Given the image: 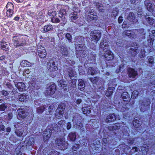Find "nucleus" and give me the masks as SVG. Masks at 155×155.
<instances>
[{
  "instance_id": "f257e3e1",
  "label": "nucleus",
  "mask_w": 155,
  "mask_h": 155,
  "mask_svg": "<svg viewBox=\"0 0 155 155\" xmlns=\"http://www.w3.org/2000/svg\"><path fill=\"white\" fill-rule=\"evenodd\" d=\"M69 7L68 6H65L64 8L61 9L59 12V17L61 18V20L57 17L53 15V17L51 18V21L53 23H59L61 21L64 24H65L67 20L65 18V16L66 12L68 11Z\"/></svg>"
},
{
  "instance_id": "f03ea898",
  "label": "nucleus",
  "mask_w": 155,
  "mask_h": 155,
  "mask_svg": "<svg viewBox=\"0 0 155 155\" xmlns=\"http://www.w3.org/2000/svg\"><path fill=\"white\" fill-rule=\"evenodd\" d=\"M58 127L57 125H55L54 127L49 128L48 127L46 129L43 134L44 140L45 141L48 140L51 137V134L53 133L54 131H57L58 130Z\"/></svg>"
},
{
  "instance_id": "7ed1b4c3",
  "label": "nucleus",
  "mask_w": 155,
  "mask_h": 155,
  "mask_svg": "<svg viewBox=\"0 0 155 155\" xmlns=\"http://www.w3.org/2000/svg\"><path fill=\"white\" fill-rule=\"evenodd\" d=\"M65 107V105L64 104H61L58 105L55 111V117L56 118H60L63 116Z\"/></svg>"
},
{
  "instance_id": "20e7f679",
  "label": "nucleus",
  "mask_w": 155,
  "mask_h": 155,
  "mask_svg": "<svg viewBox=\"0 0 155 155\" xmlns=\"http://www.w3.org/2000/svg\"><path fill=\"white\" fill-rule=\"evenodd\" d=\"M56 64L55 60L50 59L47 63V69L51 72L56 71L58 69Z\"/></svg>"
},
{
  "instance_id": "39448f33",
  "label": "nucleus",
  "mask_w": 155,
  "mask_h": 155,
  "mask_svg": "<svg viewBox=\"0 0 155 155\" xmlns=\"http://www.w3.org/2000/svg\"><path fill=\"white\" fill-rule=\"evenodd\" d=\"M90 35L91 39L96 41V43L100 39L101 36V33L99 30H95L91 32Z\"/></svg>"
},
{
  "instance_id": "423d86ee",
  "label": "nucleus",
  "mask_w": 155,
  "mask_h": 155,
  "mask_svg": "<svg viewBox=\"0 0 155 155\" xmlns=\"http://www.w3.org/2000/svg\"><path fill=\"white\" fill-rule=\"evenodd\" d=\"M56 86L54 84H52L49 86L45 92L46 96L51 95L53 94L55 91Z\"/></svg>"
},
{
  "instance_id": "0eeeda50",
  "label": "nucleus",
  "mask_w": 155,
  "mask_h": 155,
  "mask_svg": "<svg viewBox=\"0 0 155 155\" xmlns=\"http://www.w3.org/2000/svg\"><path fill=\"white\" fill-rule=\"evenodd\" d=\"M37 48L38 56L42 58H45L47 55V53L44 47L41 46V45H38Z\"/></svg>"
},
{
  "instance_id": "6e6552de",
  "label": "nucleus",
  "mask_w": 155,
  "mask_h": 155,
  "mask_svg": "<svg viewBox=\"0 0 155 155\" xmlns=\"http://www.w3.org/2000/svg\"><path fill=\"white\" fill-rule=\"evenodd\" d=\"M13 42L14 46L17 47L23 46H25L26 43L25 41H22V42L20 41L16 36L13 37L12 40Z\"/></svg>"
},
{
  "instance_id": "1a4fd4ad",
  "label": "nucleus",
  "mask_w": 155,
  "mask_h": 155,
  "mask_svg": "<svg viewBox=\"0 0 155 155\" xmlns=\"http://www.w3.org/2000/svg\"><path fill=\"white\" fill-rule=\"evenodd\" d=\"M97 13L93 10H91L87 14V19L88 20L96 21L97 19Z\"/></svg>"
},
{
  "instance_id": "9d476101",
  "label": "nucleus",
  "mask_w": 155,
  "mask_h": 155,
  "mask_svg": "<svg viewBox=\"0 0 155 155\" xmlns=\"http://www.w3.org/2000/svg\"><path fill=\"white\" fill-rule=\"evenodd\" d=\"M17 111L18 112V119L21 120L25 118L26 116L27 112L24 109L20 108Z\"/></svg>"
},
{
  "instance_id": "9b49d317",
  "label": "nucleus",
  "mask_w": 155,
  "mask_h": 155,
  "mask_svg": "<svg viewBox=\"0 0 155 155\" xmlns=\"http://www.w3.org/2000/svg\"><path fill=\"white\" fill-rule=\"evenodd\" d=\"M144 5L147 10L150 12H153L154 9V5L151 3L148 0H145L144 1Z\"/></svg>"
},
{
  "instance_id": "f8f14e48",
  "label": "nucleus",
  "mask_w": 155,
  "mask_h": 155,
  "mask_svg": "<svg viewBox=\"0 0 155 155\" xmlns=\"http://www.w3.org/2000/svg\"><path fill=\"white\" fill-rule=\"evenodd\" d=\"M128 74L129 78L134 79L135 77L137 75L138 73L137 71L134 69L130 68L128 70Z\"/></svg>"
},
{
  "instance_id": "ddd939ff",
  "label": "nucleus",
  "mask_w": 155,
  "mask_h": 155,
  "mask_svg": "<svg viewBox=\"0 0 155 155\" xmlns=\"http://www.w3.org/2000/svg\"><path fill=\"white\" fill-rule=\"evenodd\" d=\"M104 57L106 60L109 61L113 60L114 58V56L112 52L110 51H106Z\"/></svg>"
},
{
  "instance_id": "4468645a",
  "label": "nucleus",
  "mask_w": 155,
  "mask_h": 155,
  "mask_svg": "<svg viewBox=\"0 0 155 155\" xmlns=\"http://www.w3.org/2000/svg\"><path fill=\"white\" fill-rule=\"evenodd\" d=\"M55 142L57 145L60 146H64V149L67 148L66 146H65V140L64 138H60L56 139L55 140Z\"/></svg>"
},
{
  "instance_id": "2eb2a0df",
  "label": "nucleus",
  "mask_w": 155,
  "mask_h": 155,
  "mask_svg": "<svg viewBox=\"0 0 155 155\" xmlns=\"http://www.w3.org/2000/svg\"><path fill=\"white\" fill-rule=\"evenodd\" d=\"M127 18L129 21L135 22L136 20L135 15L132 12H130L127 15Z\"/></svg>"
},
{
  "instance_id": "dca6fc26",
  "label": "nucleus",
  "mask_w": 155,
  "mask_h": 155,
  "mask_svg": "<svg viewBox=\"0 0 155 155\" xmlns=\"http://www.w3.org/2000/svg\"><path fill=\"white\" fill-rule=\"evenodd\" d=\"M116 118V116L114 114H110L107 117L106 122L107 123L112 122L115 120Z\"/></svg>"
},
{
  "instance_id": "f3484780",
  "label": "nucleus",
  "mask_w": 155,
  "mask_h": 155,
  "mask_svg": "<svg viewBox=\"0 0 155 155\" xmlns=\"http://www.w3.org/2000/svg\"><path fill=\"white\" fill-rule=\"evenodd\" d=\"M150 104V102H142L141 105L140 106V110L143 112L147 110L148 108V105Z\"/></svg>"
},
{
  "instance_id": "a211bd4d",
  "label": "nucleus",
  "mask_w": 155,
  "mask_h": 155,
  "mask_svg": "<svg viewBox=\"0 0 155 155\" xmlns=\"http://www.w3.org/2000/svg\"><path fill=\"white\" fill-rule=\"evenodd\" d=\"M15 85L19 91H23L25 90V86L23 83L18 82L17 83H15Z\"/></svg>"
},
{
  "instance_id": "6ab92c4d",
  "label": "nucleus",
  "mask_w": 155,
  "mask_h": 155,
  "mask_svg": "<svg viewBox=\"0 0 155 155\" xmlns=\"http://www.w3.org/2000/svg\"><path fill=\"white\" fill-rule=\"evenodd\" d=\"M142 123V121L141 119L139 118H135L134 120L133 125L135 127L138 128L140 127Z\"/></svg>"
},
{
  "instance_id": "aec40b11",
  "label": "nucleus",
  "mask_w": 155,
  "mask_h": 155,
  "mask_svg": "<svg viewBox=\"0 0 155 155\" xmlns=\"http://www.w3.org/2000/svg\"><path fill=\"white\" fill-rule=\"evenodd\" d=\"M60 51L62 56L64 57H67L68 56V51L66 47H61L60 48Z\"/></svg>"
},
{
  "instance_id": "412c9836",
  "label": "nucleus",
  "mask_w": 155,
  "mask_h": 155,
  "mask_svg": "<svg viewBox=\"0 0 155 155\" xmlns=\"http://www.w3.org/2000/svg\"><path fill=\"white\" fill-rule=\"evenodd\" d=\"M94 4L96 7V8L98 9V11L99 12L102 13L104 12L105 8L101 4L96 2H94Z\"/></svg>"
},
{
  "instance_id": "4be33fe9",
  "label": "nucleus",
  "mask_w": 155,
  "mask_h": 155,
  "mask_svg": "<svg viewBox=\"0 0 155 155\" xmlns=\"http://www.w3.org/2000/svg\"><path fill=\"white\" fill-rule=\"evenodd\" d=\"M78 89L81 91H83L84 89L85 84L84 82L82 79H79L78 81Z\"/></svg>"
},
{
  "instance_id": "5701e85b",
  "label": "nucleus",
  "mask_w": 155,
  "mask_h": 155,
  "mask_svg": "<svg viewBox=\"0 0 155 155\" xmlns=\"http://www.w3.org/2000/svg\"><path fill=\"white\" fill-rule=\"evenodd\" d=\"M69 16L71 21L74 22V20L77 19L78 18V13L76 12H72L69 15Z\"/></svg>"
},
{
  "instance_id": "b1692460",
  "label": "nucleus",
  "mask_w": 155,
  "mask_h": 155,
  "mask_svg": "<svg viewBox=\"0 0 155 155\" xmlns=\"http://www.w3.org/2000/svg\"><path fill=\"white\" fill-rule=\"evenodd\" d=\"M122 99L125 101L128 102L130 100V96L127 92H124L121 95Z\"/></svg>"
},
{
  "instance_id": "393cba45",
  "label": "nucleus",
  "mask_w": 155,
  "mask_h": 155,
  "mask_svg": "<svg viewBox=\"0 0 155 155\" xmlns=\"http://www.w3.org/2000/svg\"><path fill=\"white\" fill-rule=\"evenodd\" d=\"M108 45L107 42H104V41L101 42L100 45V47L103 50H105L108 48Z\"/></svg>"
},
{
  "instance_id": "a878e982",
  "label": "nucleus",
  "mask_w": 155,
  "mask_h": 155,
  "mask_svg": "<svg viewBox=\"0 0 155 155\" xmlns=\"http://www.w3.org/2000/svg\"><path fill=\"white\" fill-rule=\"evenodd\" d=\"M145 20L150 25H152L154 22V20L149 15L145 16Z\"/></svg>"
},
{
  "instance_id": "bb28decb",
  "label": "nucleus",
  "mask_w": 155,
  "mask_h": 155,
  "mask_svg": "<svg viewBox=\"0 0 155 155\" xmlns=\"http://www.w3.org/2000/svg\"><path fill=\"white\" fill-rule=\"evenodd\" d=\"M53 28V27L51 25H48L45 26L42 30V32L43 33H45L48 31L51 30Z\"/></svg>"
},
{
  "instance_id": "cd10ccee",
  "label": "nucleus",
  "mask_w": 155,
  "mask_h": 155,
  "mask_svg": "<svg viewBox=\"0 0 155 155\" xmlns=\"http://www.w3.org/2000/svg\"><path fill=\"white\" fill-rule=\"evenodd\" d=\"M25 142L28 145H31L34 144V139L33 137H28L26 139Z\"/></svg>"
},
{
  "instance_id": "c85d7f7f",
  "label": "nucleus",
  "mask_w": 155,
  "mask_h": 155,
  "mask_svg": "<svg viewBox=\"0 0 155 155\" xmlns=\"http://www.w3.org/2000/svg\"><path fill=\"white\" fill-rule=\"evenodd\" d=\"M87 73L88 74L94 75L97 73V71L92 67L89 68L87 70Z\"/></svg>"
},
{
  "instance_id": "c756f323",
  "label": "nucleus",
  "mask_w": 155,
  "mask_h": 155,
  "mask_svg": "<svg viewBox=\"0 0 155 155\" xmlns=\"http://www.w3.org/2000/svg\"><path fill=\"white\" fill-rule=\"evenodd\" d=\"M123 36L126 35L127 36L131 37H133L134 36V32L131 30H127L124 31L123 33Z\"/></svg>"
},
{
  "instance_id": "7c9ffc66",
  "label": "nucleus",
  "mask_w": 155,
  "mask_h": 155,
  "mask_svg": "<svg viewBox=\"0 0 155 155\" xmlns=\"http://www.w3.org/2000/svg\"><path fill=\"white\" fill-rule=\"evenodd\" d=\"M114 89V88L112 87H108L107 91L106 92V95L108 97L111 96L113 92Z\"/></svg>"
},
{
  "instance_id": "2f4dec72",
  "label": "nucleus",
  "mask_w": 155,
  "mask_h": 155,
  "mask_svg": "<svg viewBox=\"0 0 155 155\" xmlns=\"http://www.w3.org/2000/svg\"><path fill=\"white\" fill-rule=\"evenodd\" d=\"M20 65L23 67H28L31 66V64L27 61L23 60L21 62Z\"/></svg>"
},
{
  "instance_id": "473e14b6",
  "label": "nucleus",
  "mask_w": 155,
  "mask_h": 155,
  "mask_svg": "<svg viewBox=\"0 0 155 155\" xmlns=\"http://www.w3.org/2000/svg\"><path fill=\"white\" fill-rule=\"evenodd\" d=\"M6 8L7 10H10L11 11L10 13H12L14 8L13 4L12 3L8 2Z\"/></svg>"
},
{
  "instance_id": "72a5a7b5",
  "label": "nucleus",
  "mask_w": 155,
  "mask_h": 155,
  "mask_svg": "<svg viewBox=\"0 0 155 155\" xmlns=\"http://www.w3.org/2000/svg\"><path fill=\"white\" fill-rule=\"evenodd\" d=\"M84 40V38L82 36L76 38H75V45L80 44L81 43H83Z\"/></svg>"
},
{
  "instance_id": "f704fd0d",
  "label": "nucleus",
  "mask_w": 155,
  "mask_h": 155,
  "mask_svg": "<svg viewBox=\"0 0 155 155\" xmlns=\"http://www.w3.org/2000/svg\"><path fill=\"white\" fill-rule=\"evenodd\" d=\"M68 137L69 139L72 141H74L76 138V133L74 132L70 133L68 135Z\"/></svg>"
},
{
  "instance_id": "c9c22d12",
  "label": "nucleus",
  "mask_w": 155,
  "mask_h": 155,
  "mask_svg": "<svg viewBox=\"0 0 155 155\" xmlns=\"http://www.w3.org/2000/svg\"><path fill=\"white\" fill-rule=\"evenodd\" d=\"M82 110L84 114H89L91 112V108L89 107H83Z\"/></svg>"
},
{
  "instance_id": "e433bc0d",
  "label": "nucleus",
  "mask_w": 155,
  "mask_h": 155,
  "mask_svg": "<svg viewBox=\"0 0 155 155\" xmlns=\"http://www.w3.org/2000/svg\"><path fill=\"white\" fill-rule=\"evenodd\" d=\"M47 106L46 105H44L42 106L39 107L37 108L36 111L39 114L42 113L43 111L45 110V109L47 110L46 109Z\"/></svg>"
},
{
  "instance_id": "4c0bfd02",
  "label": "nucleus",
  "mask_w": 155,
  "mask_h": 155,
  "mask_svg": "<svg viewBox=\"0 0 155 155\" xmlns=\"http://www.w3.org/2000/svg\"><path fill=\"white\" fill-rule=\"evenodd\" d=\"M65 74L67 75V77L72 78L75 75V72L73 70L71 69L68 72L65 73Z\"/></svg>"
},
{
  "instance_id": "58836bf2",
  "label": "nucleus",
  "mask_w": 155,
  "mask_h": 155,
  "mask_svg": "<svg viewBox=\"0 0 155 155\" xmlns=\"http://www.w3.org/2000/svg\"><path fill=\"white\" fill-rule=\"evenodd\" d=\"M76 50L78 52V51H82V49L84 46V45L82 43L80 44L75 45Z\"/></svg>"
},
{
  "instance_id": "ea45409f",
  "label": "nucleus",
  "mask_w": 155,
  "mask_h": 155,
  "mask_svg": "<svg viewBox=\"0 0 155 155\" xmlns=\"http://www.w3.org/2000/svg\"><path fill=\"white\" fill-rule=\"evenodd\" d=\"M26 95L25 94H20L19 97V100L21 102H24L26 100Z\"/></svg>"
},
{
  "instance_id": "a19ab883",
  "label": "nucleus",
  "mask_w": 155,
  "mask_h": 155,
  "mask_svg": "<svg viewBox=\"0 0 155 155\" xmlns=\"http://www.w3.org/2000/svg\"><path fill=\"white\" fill-rule=\"evenodd\" d=\"M8 104L3 103L0 105V111H4L8 107Z\"/></svg>"
},
{
  "instance_id": "79ce46f5",
  "label": "nucleus",
  "mask_w": 155,
  "mask_h": 155,
  "mask_svg": "<svg viewBox=\"0 0 155 155\" xmlns=\"http://www.w3.org/2000/svg\"><path fill=\"white\" fill-rule=\"evenodd\" d=\"M89 79L93 84H96L98 81L99 78L98 77H95L93 78H89Z\"/></svg>"
},
{
  "instance_id": "37998d69",
  "label": "nucleus",
  "mask_w": 155,
  "mask_h": 155,
  "mask_svg": "<svg viewBox=\"0 0 155 155\" xmlns=\"http://www.w3.org/2000/svg\"><path fill=\"white\" fill-rule=\"evenodd\" d=\"M23 130L21 129H16L15 133L17 135L18 137H21L22 136L23 134Z\"/></svg>"
},
{
  "instance_id": "c03bdc74",
  "label": "nucleus",
  "mask_w": 155,
  "mask_h": 155,
  "mask_svg": "<svg viewBox=\"0 0 155 155\" xmlns=\"http://www.w3.org/2000/svg\"><path fill=\"white\" fill-rule=\"evenodd\" d=\"M65 123V121L64 120H61L59 121L57 123V124L56 125H57L58 127H56V128H58V129L59 128H60V127H61V126L63 125ZM55 125H54V126Z\"/></svg>"
},
{
  "instance_id": "a18cd8bd",
  "label": "nucleus",
  "mask_w": 155,
  "mask_h": 155,
  "mask_svg": "<svg viewBox=\"0 0 155 155\" xmlns=\"http://www.w3.org/2000/svg\"><path fill=\"white\" fill-rule=\"evenodd\" d=\"M64 35L65 34L61 31L59 32L58 34V36L60 40H62L64 38Z\"/></svg>"
},
{
  "instance_id": "49530a36",
  "label": "nucleus",
  "mask_w": 155,
  "mask_h": 155,
  "mask_svg": "<svg viewBox=\"0 0 155 155\" xmlns=\"http://www.w3.org/2000/svg\"><path fill=\"white\" fill-rule=\"evenodd\" d=\"M53 109V107L52 106H49L48 109V110L46 111V114L47 115L49 114L52 111Z\"/></svg>"
},
{
  "instance_id": "de8ad7c7",
  "label": "nucleus",
  "mask_w": 155,
  "mask_h": 155,
  "mask_svg": "<svg viewBox=\"0 0 155 155\" xmlns=\"http://www.w3.org/2000/svg\"><path fill=\"white\" fill-rule=\"evenodd\" d=\"M65 37L68 40L69 42H71L72 39V36L69 33H68L65 35Z\"/></svg>"
},
{
  "instance_id": "09e8293b",
  "label": "nucleus",
  "mask_w": 155,
  "mask_h": 155,
  "mask_svg": "<svg viewBox=\"0 0 155 155\" xmlns=\"http://www.w3.org/2000/svg\"><path fill=\"white\" fill-rule=\"evenodd\" d=\"M1 47L2 49L3 50H5L8 48V46L5 43H2L1 44Z\"/></svg>"
},
{
  "instance_id": "8fccbe9b",
  "label": "nucleus",
  "mask_w": 155,
  "mask_h": 155,
  "mask_svg": "<svg viewBox=\"0 0 155 155\" xmlns=\"http://www.w3.org/2000/svg\"><path fill=\"white\" fill-rule=\"evenodd\" d=\"M148 61L149 63L151 64H153L154 63V58L152 56L148 57Z\"/></svg>"
},
{
  "instance_id": "3c124183",
  "label": "nucleus",
  "mask_w": 155,
  "mask_h": 155,
  "mask_svg": "<svg viewBox=\"0 0 155 155\" xmlns=\"http://www.w3.org/2000/svg\"><path fill=\"white\" fill-rule=\"evenodd\" d=\"M140 57L142 58H144L145 56V52L144 50H142L140 53L139 54Z\"/></svg>"
},
{
  "instance_id": "603ef678",
  "label": "nucleus",
  "mask_w": 155,
  "mask_h": 155,
  "mask_svg": "<svg viewBox=\"0 0 155 155\" xmlns=\"http://www.w3.org/2000/svg\"><path fill=\"white\" fill-rule=\"evenodd\" d=\"M114 131L120 129V127L119 124L113 125Z\"/></svg>"
},
{
  "instance_id": "864d4df0",
  "label": "nucleus",
  "mask_w": 155,
  "mask_h": 155,
  "mask_svg": "<svg viewBox=\"0 0 155 155\" xmlns=\"http://www.w3.org/2000/svg\"><path fill=\"white\" fill-rule=\"evenodd\" d=\"M5 126L4 125L0 124V134H1L3 133V131L5 130Z\"/></svg>"
},
{
  "instance_id": "5fc2aeb1",
  "label": "nucleus",
  "mask_w": 155,
  "mask_h": 155,
  "mask_svg": "<svg viewBox=\"0 0 155 155\" xmlns=\"http://www.w3.org/2000/svg\"><path fill=\"white\" fill-rule=\"evenodd\" d=\"M138 94V92L136 91H134L132 93V96H133L134 98L137 96Z\"/></svg>"
},
{
  "instance_id": "6e6d98bb",
  "label": "nucleus",
  "mask_w": 155,
  "mask_h": 155,
  "mask_svg": "<svg viewBox=\"0 0 155 155\" xmlns=\"http://www.w3.org/2000/svg\"><path fill=\"white\" fill-rule=\"evenodd\" d=\"M1 93L3 95L5 96L9 94L8 92L7 91L4 90L2 91Z\"/></svg>"
},
{
  "instance_id": "4d7b16f0",
  "label": "nucleus",
  "mask_w": 155,
  "mask_h": 155,
  "mask_svg": "<svg viewBox=\"0 0 155 155\" xmlns=\"http://www.w3.org/2000/svg\"><path fill=\"white\" fill-rule=\"evenodd\" d=\"M79 147V145L78 144H75L72 147V150L74 151H76Z\"/></svg>"
},
{
  "instance_id": "13d9d810",
  "label": "nucleus",
  "mask_w": 155,
  "mask_h": 155,
  "mask_svg": "<svg viewBox=\"0 0 155 155\" xmlns=\"http://www.w3.org/2000/svg\"><path fill=\"white\" fill-rule=\"evenodd\" d=\"M117 45V46L120 47H122L124 45V44L122 43V41H119L116 43Z\"/></svg>"
},
{
  "instance_id": "bf43d9fd",
  "label": "nucleus",
  "mask_w": 155,
  "mask_h": 155,
  "mask_svg": "<svg viewBox=\"0 0 155 155\" xmlns=\"http://www.w3.org/2000/svg\"><path fill=\"white\" fill-rule=\"evenodd\" d=\"M6 15L7 17H11L12 15L13 14V11L12 10V13H10V10H7Z\"/></svg>"
},
{
  "instance_id": "052dcab7",
  "label": "nucleus",
  "mask_w": 155,
  "mask_h": 155,
  "mask_svg": "<svg viewBox=\"0 0 155 155\" xmlns=\"http://www.w3.org/2000/svg\"><path fill=\"white\" fill-rule=\"evenodd\" d=\"M118 14V12L116 10H113L112 11V15L113 16L115 17Z\"/></svg>"
},
{
  "instance_id": "680f3d73",
  "label": "nucleus",
  "mask_w": 155,
  "mask_h": 155,
  "mask_svg": "<svg viewBox=\"0 0 155 155\" xmlns=\"http://www.w3.org/2000/svg\"><path fill=\"white\" fill-rule=\"evenodd\" d=\"M71 127V123L68 122L67 123V128L68 130L70 129Z\"/></svg>"
},
{
  "instance_id": "e2e57ef3",
  "label": "nucleus",
  "mask_w": 155,
  "mask_h": 155,
  "mask_svg": "<svg viewBox=\"0 0 155 155\" xmlns=\"http://www.w3.org/2000/svg\"><path fill=\"white\" fill-rule=\"evenodd\" d=\"M6 86L8 88L10 89H11L12 87V84L8 83H6Z\"/></svg>"
},
{
  "instance_id": "0e129e2a",
  "label": "nucleus",
  "mask_w": 155,
  "mask_h": 155,
  "mask_svg": "<svg viewBox=\"0 0 155 155\" xmlns=\"http://www.w3.org/2000/svg\"><path fill=\"white\" fill-rule=\"evenodd\" d=\"M48 14L49 15H52V16H53V15H56V13L55 12H48Z\"/></svg>"
},
{
  "instance_id": "69168bd1",
  "label": "nucleus",
  "mask_w": 155,
  "mask_h": 155,
  "mask_svg": "<svg viewBox=\"0 0 155 155\" xmlns=\"http://www.w3.org/2000/svg\"><path fill=\"white\" fill-rule=\"evenodd\" d=\"M123 21V17L122 16H120L119 17L118 19V22L119 23H121Z\"/></svg>"
},
{
  "instance_id": "338daca9",
  "label": "nucleus",
  "mask_w": 155,
  "mask_h": 155,
  "mask_svg": "<svg viewBox=\"0 0 155 155\" xmlns=\"http://www.w3.org/2000/svg\"><path fill=\"white\" fill-rule=\"evenodd\" d=\"M140 0H130V1L131 3L133 4L137 3Z\"/></svg>"
},
{
  "instance_id": "774afa93",
  "label": "nucleus",
  "mask_w": 155,
  "mask_h": 155,
  "mask_svg": "<svg viewBox=\"0 0 155 155\" xmlns=\"http://www.w3.org/2000/svg\"><path fill=\"white\" fill-rule=\"evenodd\" d=\"M134 139H132L129 140L128 141V143L129 144H132L134 142Z\"/></svg>"
}]
</instances>
